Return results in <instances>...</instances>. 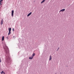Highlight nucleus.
Segmentation results:
<instances>
[{
	"label": "nucleus",
	"mask_w": 74,
	"mask_h": 74,
	"mask_svg": "<svg viewBox=\"0 0 74 74\" xmlns=\"http://www.w3.org/2000/svg\"><path fill=\"white\" fill-rule=\"evenodd\" d=\"M65 11V9H62L60 11V12L61 11H62V12H63V11Z\"/></svg>",
	"instance_id": "7ed1b4c3"
},
{
	"label": "nucleus",
	"mask_w": 74,
	"mask_h": 74,
	"mask_svg": "<svg viewBox=\"0 0 74 74\" xmlns=\"http://www.w3.org/2000/svg\"><path fill=\"white\" fill-rule=\"evenodd\" d=\"M45 1V0H43L41 3V4H42V3H44Z\"/></svg>",
	"instance_id": "6e6552de"
},
{
	"label": "nucleus",
	"mask_w": 74,
	"mask_h": 74,
	"mask_svg": "<svg viewBox=\"0 0 74 74\" xmlns=\"http://www.w3.org/2000/svg\"><path fill=\"white\" fill-rule=\"evenodd\" d=\"M3 20H2L1 21V25H3Z\"/></svg>",
	"instance_id": "ddd939ff"
},
{
	"label": "nucleus",
	"mask_w": 74,
	"mask_h": 74,
	"mask_svg": "<svg viewBox=\"0 0 74 74\" xmlns=\"http://www.w3.org/2000/svg\"><path fill=\"white\" fill-rule=\"evenodd\" d=\"M11 31H9V33H8V35H10L11 33Z\"/></svg>",
	"instance_id": "f8f14e48"
},
{
	"label": "nucleus",
	"mask_w": 74,
	"mask_h": 74,
	"mask_svg": "<svg viewBox=\"0 0 74 74\" xmlns=\"http://www.w3.org/2000/svg\"><path fill=\"white\" fill-rule=\"evenodd\" d=\"M32 57H33L34 56H35V53H33L32 55Z\"/></svg>",
	"instance_id": "9b49d317"
},
{
	"label": "nucleus",
	"mask_w": 74,
	"mask_h": 74,
	"mask_svg": "<svg viewBox=\"0 0 74 74\" xmlns=\"http://www.w3.org/2000/svg\"><path fill=\"white\" fill-rule=\"evenodd\" d=\"M49 60H52V56H50Z\"/></svg>",
	"instance_id": "20e7f679"
},
{
	"label": "nucleus",
	"mask_w": 74,
	"mask_h": 74,
	"mask_svg": "<svg viewBox=\"0 0 74 74\" xmlns=\"http://www.w3.org/2000/svg\"><path fill=\"white\" fill-rule=\"evenodd\" d=\"M14 10H12L11 15L12 17H14Z\"/></svg>",
	"instance_id": "f03ea898"
},
{
	"label": "nucleus",
	"mask_w": 74,
	"mask_h": 74,
	"mask_svg": "<svg viewBox=\"0 0 74 74\" xmlns=\"http://www.w3.org/2000/svg\"><path fill=\"white\" fill-rule=\"evenodd\" d=\"M3 48L5 51L6 53V54L5 55V56H6V59L8 61H9V60H10V54H9L8 48V47L7 46H6L5 47H3Z\"/></svg>",
	"instance_id": "f257e3e1"
},
{
	"label": "nucleus",
	"mask_w": 74,
	"mask_h": 74,
	"mask_svg": "<svg viewBox=\"0 0 74 74\" xmlns=\"http://www.w3.org/2000/svg\"><path fill=\"white\" fill-rule=\"evenodd\" d=\"M2 41H4V36H3L2 37Z\"/></svg>",
	"instance_id": "0eeeda50"
},
{
	"label": "nucleus",
	"mask_w": 74,
	"mask_h": 74,
	"mask_svg": "<svg viewBox=\"0 0 74 74\" xmlns=\"http://www.w3.org/2000/svg\"><path fill=\"white\" fill-rule=\"evenodd\" d=\"M1 74H2L3 73V74H5V73L4 72V71H2L1 73Z\"/></svg>",
	"instance_id": "9d476101"
},
{
	"label": "nucleus",
	"mask_w": 74,
	"mask_h": 74,
	"mask_svg": "<svg viewBox=\"0 0 74 74\" xmlns=\"http://www.w3.org/2000/svg\"><path fill=\"white\" fill-rule=\"evenodd\" d=\"M59 47H58L57 49V51H58V50H59Z\"/></svg>",
	"instance_id": "2eb2a0df"
},
{
	"label": "nucleus",
	"mask_w": 74,
	"mask_h": 74,
	"mask_svg": "<svg viewBox=\"0 0 74 74\" xmlns=\"http://www.w3.org/2000/svg\"><path fill=\"white\" fill-rule=\"evenodd\" d=\"M55 74H56V73Z\"/></svg>",
	"instance_id": "412c9836"
},
{
	"label": "nucleus",
	"mask_w": 74,
	"mask_h": 74,
	"mask_svg": "<svg viewBox=\"0 0 74 74\" xmlns=\"http://www.w3.org/2000/svg\"><path fill=\"white\" fill-rule=\"evenodd\" d=\"M0 5H1V2H0Z\"/></svg>",
	"instance_id": "aec40b11"
},
{
	"label": "nucleus",
	"mask_w": 74,
	"mask_h": 74,
	"mask_svg": "<svg viewBox=\"0 0 74 74\" xmlns=\"http://www.w3.org/2000/svg\"><path fill=\"white\" fill-rule=\"evenodd\" d=\"M9 30V31L11 32V28H9L8 29Z\"/></svg>",
	"instance_id": "1a4fd4ad"
},
{
	"label": "nucleus",
	"mask_w": 74,
	"mask_h": 74,
	"mask_svg": "<svg viewBox=\"0 0 74 74\" xmlns=\"http://www.w3.org/2000/svg\"><path fill=\"white\" fill-rule=\"evenodd\" d=\"M33 57H29V59H33Z\"/></svg>",
	"instance_id": "423d86ee"
},
{
	"label": "nucleus",
	"mask_w": 74,
	"mask_h": 74,
	"mask_svg": "<svg viewBox=\"0 0 74 74\" xmlns=\"http://www.w3.org/2000/svg\"><path fill=\"white\" fill-rule=\"evenodd\" d=\"M13 38H15V36H13Z\"/></svg>",
	"instance_id": "a211bd4d"
},
{
	"label": "nucleus",
	"mask_w": 74,
	"mask_h": 74,
	"mask_svg": "<svg viewBox=\"0 0 74 74\" xmlns=\"http://www.w3.org/2000/svg\"><path fill=\"white\" fill-rule=\"evenodd\" d=\"M0 62L1 63V60H0Z\"/></svg>",
	"instance_id": "6ab92c4d"
},
{
	"label": "nucleus",
	"mask_w": 74,
	"mask_h": 74,
	"mask_svg": "<svg viewBox=\"0 0 74 74\" xmlns=\"http://www.w3.org/2000/svg\"><path fill=\"white\" fill-rule=\"evenodd\" d=\"M3 0H1L0 1V2H1V1H3Z\"/></svg>",
	"instance_id": "dca6fc26"
},
{
	"label": "nucleus",
	"mask_w": 74,
	"mask_h": 74,
	"mask_svg": "<svg viewBox=\"0 0 74 74\" xmlns=\"http://www.w3.org/2000/svg\"><path fill=\"white\" fill-rule=\"evenodd\" d=\"M31 14H32V12H30L27 15V16H30Z\"/></svg>",
	"instance_id": "39448f33"
},
{
	"label": "nucleus",
	"mask_w": 74,
	"mask_h": 74,
	"mask_svg": "<svg viewBox=\"0 0 74 74\" xmlns=\"http://www.w3.org/2000/svg\"><path fill=\"white\" fill-rule=\"evenodd\" d=\"M7 40H8V36H7L6 37Z\"/></svg>",
	"instance_id": "4468645a"
},
{
	"label": "nucleus",
	"mask_w": 74,
	"mask_h": 74,
	"mask_svg": "<svg viewBox=\"0 0 74 74\" xmlns=\"http://www.w3.org/2000/svg\"><path fill=\"white\" fill-rule=\"evenodd\" d=\"M12 30H13V31H14V28L12 29Z\"/></svg>",
	"instance_id": "f3484780"
}]
</instances>
